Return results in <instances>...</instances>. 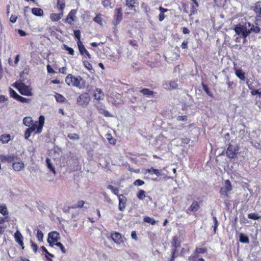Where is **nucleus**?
<instances>
[{"mask_svg": "<svg viewBox=\"0 0 261 261\" xmlns=\"http://www.w3.org/2000/svg\"><path fill=\"white\" fill-rule=\"evenodd\" d=\"M45 122V118L43 115H41L39 117L38 125L37 126L34 124L30 127L27 128L24 132V138L28 139L31 136V134L34 132L36 134H39L42 132V129Z\"/></svg>", "mask_w": 261, "mask_h": 261, "instance_id": "nucleus-1", "label": "nucleus"}, {"mask_svg": "<svg viewBox=\"0 0 261 261\" xmlns=\"http://www.w3.org/2000/svg\"><path fill=\"white\" fill-rule=\"evenodd\" d=\"M65 82L69 86L76 87L80 89L83 88L85 84V81L81 76L75 77L72 74L67 75Z\"/></svg>", "mask_w": 261, "mask_h": 261, "instance_id": "nucleus-2", "label": "nucleus"}, {"mask_svg": "<svg viewBox=\"0 0 261 261\" xmlns=\"http://www.w3.org/2000/svg\"><path fill=\"white\" fill-rule=\"evenodd\" d=\"M139 3L137 0H125V14L134 15L138 9Z\"/></svg>", "mask_w": 261, "mask_h": 261, "instance_id": "nucleus-3", "label": "nucleus"}, {"mask_svg": "<svg viewBox=\"0 0 261 261\" xmlns=\"http://www.w3.org/2000/svg\"><path fill=\"white\" fill-rule=\"evenodd\" d=\"M14 86L23 95L32 96L33 95L32 88L30 86H27L24 83L16 82L14 84Z\"/></svg>", "mask_w": 261, "mask_h": 261, "instance_id": "nucleus-4", "label": "nucleus"}, {"mask_svg": "<svg viewBox=\"0 0 261 261\" xmlns=\"http://www.w3.org/2000/svg\"><path fill=\"white\" fill-rule=\"evenodd\" d=\"M110 238L117 244L120 245L123 244L125 242V238L121 233L112 231L110 233Z\"/></svg>", "mask_w": 261, "mask_h": 261, "instance_id": "nucleus-5", "label": "nucleus"}, {"mask_svg": "<svg viewBox=\"0 0 261 261\" xmlns=\"http://www.w3.org/2000/svg\"><path fill=\"white\" fill-rule=\"evenodd\" d=\"M247 27L245 25H241L239 24L234 28V30L237 34L238 35H241V37L244 39L250 34V32L248 30Z\"/></svg>", "mask_w": 261, "mask_h": 261, "instance_id": "nucleus-6", "label": "nucleus"}, {"mask_svg": "<svg viewBox=\"0 0 261 261\" xmlns=\"http://www.w3.org/2000/svg\"><path fill=\"white\" fill-rule=\"evenodd\" d=\"M90 96L88 93H83L77 98V103L83 107L87 106L90 101Z\"/></svg>", "mask_w": 261, "mask_h": 261, "instance_id": "nucleus-7", "label": "nucleus"}, {"mask_svg": "<svg viewBox=\"0 0 261 261\" xmlns=\"http://www.w3.org/2000/svg\"><path fill=\"white\" fill-rule=\"evenodd\" d=\"M239 149L237 145L229 144L226 151V155L230 159L235 158L238 153Z\"/></svg>", "mask_w": 261, "mask_h": 261, "instance_id": "nucleus-8", "label": "nucleus"}, {"mask_svg": "<svg viewBox=\"0 0 261 261\" xmlns=\"http://www.w3.org/2000/svg\"><path fill=\"white\" fill-rule=\"evenodd\" d=\"M60 237L59 232L56 231H51L48 233L47 242L50 246L53 247L54 244L60 240Z\"/></svg>", "mask_w": 261, "mask_h": 261, "instance_id": "nucleus-9", "label": "nucleus"}, {"mask_svg": "<svg viewBox=\"0 0 261 261\" xmlns=\"http://www.w3.org/2000/svg\"><path fill=\"white\" fill-rule=\"evenodd\" d=\"M225 185L223 187L220 189V193L221 195L228 196V192L232 189L231 184L229 179L225 180L224 181Z\"/></svg>", "mask_w": 261, "mask_h": 261, "instance_id": "nucleus-10", "label": "nucleus"}, {"mask_svg": "<svg viewBox=\"0 0 261 261\" xmlns=\"http://www.w3.org/2000/svg\"><path fill=\"white\" fill-rule=\"evenodd\" d=\"M95 106L100 114H102L105 117L112 116L109 112L105 109V106L100 102V101H97L95 103Z\"/></svg>", "mask_w": 261, "mask_h": 261, "instance_id": "nucleus-11", "label": "nucleus"}, {"mask_svg": "<svg viewBox=\"0 0 261 261\" xmlns=\"http://www.w3.org/2000/svg\"><path fill=\"white\" fill-rule=\"evenodd\" d=\"M93 97L94 99L98 101L103 99L105 94L102 89L97 88L93 93Z\"/></svg>", "mask_w": 261, "mask_h": 261, "instance_id": "nucleus-12", "label": "nucleus"}, {"mask_svg": "<svg viewBox=\"0 0 261 261\" xmlns=\"http://www.w3.org/2000/svg\"><path fill=\"white\" fill-rule=\"evenodd\" d=\"M118 198L119 200V210L121 211H123L126 207L127 199L123 194H120V195H118Z\"/></svg>", "mask_w": 261, "mask_h": 261, "instance_id": "nucleus-13", "label": "nucleus"}, {"mask_svg": "<svg viewBox=\"0 0 261 261\" xmlns=\"http://www.w3.org/2000/svg\"><path fill=\"white\" fill-rule=\"evenodd\" d=\"M65 3L63 0H57V9L59 13L56 14H53L51 16H61L63 15V10L65 8Z\"/></svg>", "mask_w": 261, "mask_h": 261, "instance_id": "nucleus-14", "label": "nucleus"}, {"mask_svg": "<svg viewBox=\"0 0 261 261\" xmlns=\"http://www.w3.org/2000/svg\"><path fill=\"white\" fill-rule=\"evenodd\" d=\"M16 156L14 154H8L7 155H1L0 159L2 162L3 163H11L13 162L15 159Z\"/></svg>", "mask_w": 261, "mask_h": 261, "instance_id": "nucleus-15", "label": "nucleus"}, {"mask_svg": "<svg viewBox=\"0 0 261 261\" xmlns=\"http://www.w3.org/2000/svg\"><path fill=\"white\" fill-rule=\"evenodd\" d=\"M23 123L26 126L30 127L34 124H36L37 126L38 125V121H34L32 118V117L28 116L23 118Z\"/></svg>", "mask_w": 261, "mask_h": 261, "instance_id": "nucleus-16", "label": "nucleus"}, {"mask_svg": "<svg viewBox=\"0 0 261 261\" xmlns=\"http://www.w3.org/2000/svg\"><path fill=\"white\" fill-rule=\"evenodd\" d=\"M145 173H149L150 174H154L158 177L161 176L163 175L162 173V170L161 169H156L153 167L146 169Z\"/></svg>", "mask_w": 261, "mask_h": 261, "instance_id": "nucleus-17", "label": "nucleus"}, {"mask_svg": "<svg viewBox=\"0 0 261 261\" xmlns=\"http://www.w3.org/2000/svg\"><path fill=\"white\" fill-rule=\"evenodd\" d=\"M24 168V164L23 162H15L12 164V168L15 171H21Z\"/></svg>", "mask_w": 261, "mask_h": 261, "instance_id": "nucleus-18", "label": "nucleus"}, {"mask_svg": "<svg viewBox=\"0 0 261 261\" xmlns=\"http://www.w3.org/2000/svg\"><path fill=\"white\" fill-rule=\"evenodd\" d=\"M85 202L83 200H79L77 201V203L73 204L68 206V209H76L84 207Z\"/></svg>", "mask_w": 261, "mask_h": 261, "instance_id": "nucleus-19", "label": "nucleus"}, {"mask_svg": "<svg viewBox=\"0 0 261 261\" xmlns=\"http://www.w3.org/2000/svg\"><path fill=\"white\" fill-rule=\"evenodd\" d=\"M172 245L174 247L173 249H176V250H177L178 248L180 247L181 243L180 241L178 240V239L177 236H174L172 238Z\"/></svg>", "mask_w": 261, "mask_h": 261, "instance_id": "nucleus-20", "label": "nucleus"}, {"mask_svg": "<svg viewBox=\"0 0 261 261\" xmlns=\"http://www.w3.org/2000/svg\"><path fill=\"white\" fill-rule=\"evenodd\" d=\"M194 4L191 7L190 12L189 13V15L190 16L194 14L197 12V8L198 7V3L196 0H192Z\"/></svg>", "mask_w": 261, "mask_h": 261, "instance_id": "nucleus-21", "label": "nucleus"}, {"mask_svg": "<svg viewBox=\"0 0 261 261\" xmlns=\"http://www.w3.org/2000/svg\"><path fill=\"white\" fill-rule=\"evenodd\" d=\"M194 4L191 7L190 12L189 13V15L190 16L194 14L197 12V8L198 7V3L196 0H192Z\"/></svg>", "mask_w": 261, "mask_h": 261, "instance_id": "nucleus-22", "label": "nucleus"}, {"mask_svg": "<svg viewBox=\"0 0 261 261\" xmlns=\"http://www.w3.org/2000/svg\"><path fill=\"white\" fill-rule=\"evenodd\" d=\"M200 208L198 202L196 201H193L192 204L188 208V210L190 212H197Z\"/></svg>", "mask_w": 261, "mask_h": 261, "instance_id": "nucleus-23", "label": "nucleus"}, {"mask_svg": "<svg viewBox=\"0 0 261 261\" xmlns=\"http://www.w3.org/2000/svg\"><path fill=\"white\" fill-rule=\"evenodd\" d=\"M226 84L229 90H233L237 87V83L233 81H231L228 76L226 77Z\"/></svg>", "mask_w": 261, "mask_h": 261, "instance_id": "nucleus-24", "label": "nucleus"}, {"mask_svg": "<svg viewBox=\"0 0 261 261\" xmlns=\"http://www.w3.org/2000/svg\"><path fill=\"white\" fill-rule=\"evenodd\" d=\"M101 4L105 8H112L114 6V0H101Z\"/></svg>", "mask_w": 261, "mask_h": 261, "instance_id": "nucleus-25", "label": "nucleus"}, {"mask_svg": "<svg viewBox=\"0 0 261 261\" xmlns=\"http://www.w3.org/2000/svg\"><path fill=\"white\" fill-rule=\"evenodd\" d=\"M11 139V136L10 134H3L0 136V142L3 144L8 143Z\"/></svg>", "mask_w": 261, "mask_h": 261, "instance_id": "nucleus-26", "label": "nucleus"}, {"mask_svg": "<svg viewBox=\"0 0 261 261\" xmlns=\"http://www.w3.org/2000/svg\"><path fill=\"white\" fill-rule=\"evenodd\" d=\"M235 74L241 80L244 81L245 80V73L242 69H237Z\"/></svg>", "mask_w": 261, "mask_h": 261, "instance_id": "nucleus-27", "label": "nucleus"}, {"mask_svg": "<svg viewBox=\"0 0 261 261\" xmlns=\"http://www.w3.org/2000/svg\"><path fill=\"white\" fill-rule=\"evenodd\" d=\"M140 92L142 93L144 96H153V94L155 93L153 91L150 90L147 88H143L140 91Z\"/></svg>", "mask_w": 261, "mask_h": 261, "instance_id": "nucleus-28", "label": "nucleus"}, {"mask_svg": "<svg viewBox=\"0 0 261 261\" xmlns=\"http://www.w3.org/2000/svg\"><path fill=\"white\" fill-rule=\"evenodd\" d=\"M14 239L16 242L20 243L23 241V236L19 230H17L14 233Z\"/></svg>", "mask_w": 261, "mask_h": 261, "instance_id": "nucleus-29", "label": "nucleus"}, {"mask_svg": "<svg viewBox=\"0 0 261 261\" xmlns=\"http://www.w3.org/2000/svg\"><path fill=\"white\" fill-rule=\"evenodd\" d=\"M32 13L37 16H42L43 14V10L38 8H33L32 9Z\"/></svg>", "mask_w": 261, "mask_h": 261, "instance_id": "nucleus-30", "label": "nucleus"}, {"mask_svg": "<svg viewBox=\"0 0 261 261\" xmlns=\"http://www.w3.org/2000/svg\"><path fill=\"white\" fill-rule=\"evenodd\" d=\"M239 240L243 243H248L249 242L248 237L244 233H241L239 236Z\"/></svg>", "mask_w": 261, "mask_h": 261, "instance_id": "nucleus-31", "label": "nucleus"}, {"mask_svg": "<svg viewBox=\"0 0 261 261\" xmlns=\"http://www.w3.org/2000/svg\"><path fill=\"white\" fill-rule=\"evenodd\" d=\"M253 10L255 13L256 14V16H261V5L257 4L253 7Z\"/></svg>", "mask_w": 261, "mask_h": 261, "instance_id": "nucleus-32", "label": "nucleus"}, {"mask_svg": "<svg viewBox=\"0 0 261 261\" xmlns=\"http://www.w3.org/2000/svg\"><path fill=\"white\" fill-rule=\"evenodd\" d=\"M77 46L79 48V51L82 55H84L85 53L87 51V49L85 47L83 43L81 42H77Z\"/></svg>", "mask_w": 261, "mask_h": 261, "instance_id": "nucleus-33", "label": "nucleus"}, {"mask_svg": "<svg viewBox=\"0 0 261 261\" xmlns=\"http://www.w3.org/2000/svg\"><path fill=\"white\" fill-rule=\"evenodd\" d=\"M83 64L84 66L89 71L91 72L94 70L92 64L87 60H83Z\"/></svg>", "mask_w": 261, "mask_h": 261, "instance_id": "nucleus-34", "label": "nucleus"}, {"mask_svg": "<svg viewBox=\"0 0 261 261\" xmlns=\"http://www.w3.org/2000/svg\"><path fill=\"white\" fill-rule=\"evenodd\" d=\"M55 97L56 101L58 102L62 103L65 100V98L61 94L56 93Z\"/></svg>", "mask_w": 261, "mask_h": 261, "instance_id": "nucleus-35", "label": "nucleus"}, {"mask_svg": "<svg viewBox=\"0 0 261 261\" xmlns=\"http://www.w3.org/2000/svg\"><path fill=\"white\" fill-rule=\"evenodd\" d=\"M0 213L4 216L8 215V209L5 204H0Z\"/></svg>", "mask_w": 261, "mask_h": 261, "instance_id": "nucleus-36", "label": "nucleus"}, {"mask_svg": "<svg viewBox=\"0 0 261 261\" xmlns=\"http://www.w3.org/2000/svg\"><path fill=\"white\" fill-rule=\"evenodd\" d=\"M41 249L42 251L45 253V257H46L48 261H53L50 258L48 257V256L53 257L54 256V255L50 253L44 246H42Z\"/></svg>", "mask_w": 261, "mask_h": 261, "instance_id": "nucleus-37", "label": "nucleus"}, {"mask_svg": "<svg viewBox=\"0 0 261 261\" xmlns=\"http://www.w3.org/2000/svg\"><path fill=\"white\" fill-rule=\"evenodd\" d=\"M137 197L139 200H143L146 197L145 191L140 190L137 194Z\"/></svg>", "mask_w": 261, "mask_h": 261, "instance_id": "nucleus-38", "label": "nucleus"}, {"mask_svg": "<svg viewBox=\"0 0 261 261\" xmlns=\"http://www.w3.org/2000/svg\"><path fill=\"white\" fill-rule=\"evenodd\" d=\"M46 162L47 168L51 171H52L54 173H56L55 169L54 167L53 166V165L51 163L50 160L49 158H47L46 159Z\"/></svg>", "mask_w": 261, "mask_h": 261, "instance_id": "nucleus-39", "label": "nucleus"}, {"mask_svg": "<svg viewBox=\"0 0 261 261\" xmlns=\"http://www.w3.org/2000/svg\"><path fill=\"white\" fill-rule=\"evenodd\" d=\"M144 221L148 223H150L151 225H155L156 223V221H155L154 219L150 218L148 216H145L144 217Z\"/></svg>", "mask_w": 261, "mask_h": 261, "instance_id": "nucleus-40", "label": "nucleus"}, {"mask_svg": "<svg viewBox=\"0 0 261 261\" xmlns=\"http://www.w3.org/2000/svg\"><path fill=\"white\" fill-rule=\"evenodd\" d=\"M207 251V249L206 248H199V247H196L195 250V253L196 254H203L205 253H206Z\"/></svg>", "mask_w": 261, "mask_h": 261, "instance_id": "nucleus-41", "label": "nucleus"}, {"mask_svg": "<svg viewBox=\"0 0 261 261\" xmlns=\"http://www.w3.org/2000/svg\"><path fill=\"white\" fill-rule=\"evenodd\" d=\"M107 188L108 189H110L111 190V191L116 195L118 197V195H120V194H119V189L117 188H114L112 185H108L107 187Z\"/></svg>", "mask_w": 261, "mask_h": 261, "instance_id": "nucleus-42", "label": "nucleus"}, {"mask_svg": "<svg viewBox=\"0 0 261 261\" xmlns=\"http://www.w3.org/2000/svg\"><path fill=\"white\" fill-rule=\"evenodd\" d=\"M169 89L170 90H172V89H177L178 88V84L177 83V82L175 81H171L169 82Z\"/></svg>", "mask_w": 261, "mask_h": 261, "instance_id": "nucleus-43", "label": "nucleus"}, {"mask_svg": "<svg viewBox=\"0 0 261 261\" xmlns=\"http://www.w3.org/2000/svg\"><path fill=\"white\" fill-rule=\"evenodd\" d=\"M10 96L17 100L19 95H18L13 89L9 88V89Z\"/></svg>", "mask_w": 261, "mask_h": 261, "instance_id": "nucleus-44", "label": "nucleus"}, {"mask_svg": "<svg viewBox=\"0 0 261 261\" xmlns=\"http://www.w3.org/2000/svg\"><path fill=\"white\" fill-rule=\"evenodd\" d=\"M202 88H203V89L204 90V91L205 92V93L210 96H211L212 97L213 96V94H212V93L210 91L207 85L203 84V83H202Z\"/></svg>", "mask_w": 261, "mask_h": 261, "instance_id": "nucleus-45", "label": "nucleus"}, {"mask_svg": "<svg viewBox=\"0 0 261 261\" xmlns=\"http://www.w3.org/2000/svg\"><path fill=\"white\" fill-rule=\"evenodd\" d=\"M67 137L72 140H78L80 139V136L77 134H69Z\"/></svg>", "mask_w": 261, "mask_h": 261, "instance_id": "nucleus-46", "label": "nucleus"}, {"mask_svg": "<svg viewBox=\"0 0 261 261\" xmlns=\"http://www.w3.org/2000/svg\"><path fill=\"white\" fill-rule=\"evenodd\" d=\"M215 4L219 7L224 6L226 3V0H214Z\"/></svg>", "mask_w": 261, "mask_h": 261, "instance_id": "nucleus-47", "label": "nucleus"}, {"mask_svg": "<svg viewBox=\"0 0 261 261\" xmlns=\"http://www.w3.org/2000/svg\"><path fill=\"white\" fill-rule=\"evenodd\" d=\"M248 30L250 32V34L251 32H253L255 33H258L260 31V29L258 26L252 25V27Z\"/></svg>", "mask_w": 261, "mask_h": 261, "instance_id": "nucleus-48", "label": "nucleus"}, {"mask_svg": "<svg viewBox=\"0 0 261 261\" xmlns=\"http://www.w3.org/2000/svg\"><path fill=\"white\" fill-rule=\"evenodd\" d=\"M248 218L250 219L258 220L260 218V216L256 213H250L248 215Z\"/></svg>", "mask_w": 261, "mask_h": 261, "instance_id": "nucleus-49", "label": "nucleus"}, {"mask_svg": "<svg viewBox=\"0 0 261 261\" xmlns=\"http://www.w3.org/2000/svg\"><path fill=\"white\" fill-rule=\"evenodd\" d=\"M74 37L77 39V42H81V31L79 30L74 31Z\"/></svg>", "mask_w": 261, "mask_h": 261, "instance_id": "nucleus-50", "label": "nucleus"}, {"mask_svg": "<svg viewBox=\"0 0 261 261\" xmlns=\"http://www.w3.org/2000/svg\"><path fill=\"white\" fill-rule=\"evenodd\" d=\"M107 139L109 141V143L112 145H115L116 143V140L114 139L111 134H108Z\"/></svg>", "mask_w": 261, "mask_h": 261, "instance_id": "nucleus-51", "label": "nucleus"}, {"mask_svg": "<svg viewBox=\"0 0 261 261\" xmlns=\"http://www.w3.org/2000/svg\"><path fill=\"white\" fill-rule=\"evenodd\" d=\"M5 222V218L0 217V235L2 234L4 231V228L2 224Z\"/></svg>", "mask_w": 261, "mask_h": 261, "instance_id": "nucleus-52", "label": "nucleus"}, {"mask_svg": "<svg viewBox=\"0 0 261 261\" xmlns=\"http://www.w3.org/2000/svg\"><path fill=\"white\" fill-rule=\"evenodd\" d=\"M178 250L176 249H172L171 251V255L170 256V258L169 259L170 261H173L175 258L177 257V255H176V253L177 252Z\"/></svg>", "mask_w": 261, "mask_h": 261, "instance_id": "nucleus-53", "label": "nucleus"}, {"mask_svg": "<svg viewBox=\"0 0 261 261\" xmlns=\"http://www.w3.org/2000/svg\"><path fill=\"white\" fill-rule=\"evenodd\" d=\"M37 238L39 242H42L43 241V233L39 229H38L37 231Z\"/></svg>", "mask_w": 261, "mask_h": 261, "instance_id": "nucleus-54", "label": "nucleus"}, {"mask_svg": "<svg viewBox=\"0 0 261 261\" xmlns=\"http://www.w3.org/2000/svg\"><path fill=\"white\" fill-rule=\"evenodd\" d=\"M54 245H56V246L59 247L63 253H66V250L64 246L61 243L57 242L54 244Z\"/></svg>", "mask_w": 261, "mask_h": 261, "instance_id": "nucleus-55", "label": "nucleus"}, {"mask_svg": "<svg viewBox=\"0 0 261 261\" xmlns=\"http://www.w3.org/2000/svg\"><path fill=\"white\" fill-rule=\"evenodd\" d=\"M250 93L252 95H258L259 97H261V89H253L250 91Z\"/></svg>", "mask_w": 261, "mask_h": 261, "instance_id": "nucleus-56", "label": "nucleus"}, {"mask_svg": "<svg viewBox=\"0 0 261 261\" xmlns=\"http://www.w3.org/2000/svg\"><path fill=\"white\" fill-rule=\"evenodd\" d=\"M213 220L214 223V231L215 233L216 232V230H217L218 226V222L217 217L216 216L213 217Z\"/></svg>", "mask_w": 261, "mask_h": 261, "instance_id": "nucleus-57", "label": "nucleus"}, {"mask_svg": "<svg viewBox=\"0 0 261 261\" xmlns=\"http://www.w3.org/2000/svg\"><path fill=\"white\" fill-rule=\"evenodd\" d=\"M17 100H18L21 102H22V103H24V102L28 103L30 101V99L26 98L25 97H23L19 95V97H18V98L17 99Z\"/></svg>", "mask_w": 261, "mask_h": 261, "instance_id": "nucleus-58", "label": "nucleus"}, {"mask_svg": "<svg viewBox=\"0 0 261 261\" xmlns=\"http://www.w3.org/2000/svg\"><path fill=\"white\" fill-rule=\"evenodd\" d=\"M64 48L68 52V54L71 55H74V51L73 48L68 47V46L64 45Z\"/></svg>", "mask_w": 261, "mask_h": 261, "instance_id": "nucleus-59", "label": "nucleus"}, {"mask_svg": "<svg viewBox=\"0 0 261 261\" xmlns=\"http://www.w3.org/2000/svg\"><path fill=\"white\" fill-rule=\"evenodd\" d=\"M115 15L116 16H122V9L121 7L117 8L115 9Z\"/></svg>", "mask_w": 261, "mask_h": 261, "instance_id": "nucleus-60", "label": "nucleus"}, {"mask_svg": "<svg viewBox=\"0 0 261 261\" xmlns=\"http://www.w3.org/2000/svg\"><path fill=\"white\" fill-rule=\"evenodd\" d=\"M144 184V181L140 179L136 180L134 182V185L136 186H141Z\"/></svg>", "mask_w": 261, "mask_h": 261, "instance_id": "nucleus-61", "label": "nucleus"}, {"mask_svg": "<svg viewBox=\"0 0 261 261\" xmlns=\"http://www.w3.org/2000/svg\"><path fill=\"white\" fill-rule=\"evenodd\" d=\"M93 21L97 22L98 24H99L101 26L102 24V17H94Z\"/></svg>", "mask_w": 261, "mask_h": 261, "instance_id": "nucleus-62", "label": "nucleus"}, {"mask_svg": "<svg viewBox=\"0 0 261 261\" xmlns=\"http://www.w3.org/2000/svg\"><path fill=\"white\" fill-rule=\"evenodd\" d=\"M31 247H32V249L33 250L34 252H36L38 250L37 245L36 244H35V243H34L32 240L31 241Z\"/></svg>", "mask_w": 261, "mask_h": 261, "instance_id": "nucleus-63", "label": "nucleus"}, {"mask_svg": "<svg viewBox=\"0 0 261 261\" xmlns=\"http://www.w3.org/2000/svg\"><path fill=\"white\" fill-rule=\"evenodd\" d=\"M160 13L159 16H165L164 14L165 12L168 11V10L167 9H165L162 7H160Z\"/></svg>", "mask_w": 261, "mask_h": 261, "instance_id": "nucleus-64", "label": "nucleus"}]
</instances>
